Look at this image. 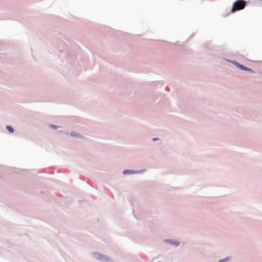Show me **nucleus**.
I'll use <instances>...</instances> for the list:
<instances>
[{
  "label": "nucleus",
  "instance_id": "obj_1",
  "mask_svg": "<svg viewBox=\"0 0 262 262\" xmlns=\"http://www.w3.org/2000/svg\"><path fill=\"white\" fill-rule=\"evenodd\" d=\"M246 6V2L244 0H237L233 4L231 10V13H233L237 11L243 10Z\"/></svg>",
  "mask_w": 262,
  "mask_h": 262
},
{
  "label": "nucleus",
  "instance_id": "obj_2",
  "mask_svg": "<svg viewBox=\"0 0 262 262\" xmlns=\"http://www.w3.org/2000/svg\"><path fill=\"white\" fill-rule=\"evenodd\" d=\"M91 254L93 257L99 261L108 262L110 260V258L108 256L103 254L94 252Z\"/></svg>",
  "mask_w": 262,
  "mask_h": 262
},
{
  "label": "nucleus",
  "instance_id": "obj_3",
  "mask_svg": "<svg viewBox=\"0 0 262 262\" xmlns=\"http://www.w3.org/2000/svg\"><path fill=\"white\" fill-rule=\"evenodd\" d=\"M233 64H234L236 67H237L238 69L243 70V71H248L252 73H254L255 72L251 69L248 68L247 67L244 66V65L236 62L235 61H230Z\"/></svg>",
  "mask_w": 262,
  "mask_h": 262
},
{
  "label": "nucleus",
  "instance_id": "obj_4",
  "mask_svg": "<svg viewBox=\"0 0 262 262\" xmlns=\"http://www.w3.org/2000/svg\"><path fill=\"white\" fill-rule=\"evenodd\" d=\"M146 170L145 169L141 170H131L126 169L123 171V174H141L145 172Z\"/></svg>",
  "mask_w": 262,
  "mask_h": 262
},
{
  "label": "nucleus",
  "instance_id": "obj_5",
  "mask_svg": "<svg viewBox=\"0 0 262 262\" xmlns=\"http://www.w3.org/2000/svg\"><path fill=\"white\" fill-rule=\"evenodd\" d=\"M164 242L167 244L173 245L175 247H177L180 246V242L177 241H175L172 239H165Z\"/></svg>",
  "mask_w": 262,
  "mask_h": 262
},
{
  "label": "nucleus",
  "instance_id": "obj_6",
  "mask_svg": "<svg viewBox=\"0 0 262 262\" xmlns=\"http://www.w3.org/2000/svg\"><path fill=\"white\" fill-rule=\"evenodd\" d=\"M70 134L72 137L75 138H81L82 137V136L80 134L76 132H71Z\"/></svg>",
  "mask_w": 262,
  "mask_h": 262
},
{
  "label": "nucleus",
  "instance_id": "obj_7",
  "mask_svg": "<svg viewBox=\"0 0 262 262\" xmlns=\"http://www.w3.org/2000/svg\"><path fill=\"white\" fill-rule=\"evenodd\" d=\"M6 129L10 133H13L14 132V128L10 125H7L6 126Z\"/></svg>",
  "mask_w": 262,
  "mask_h": 262
},
{
  "label": "nucleus",
  "instance_id": "obj_8",
  "mask_svg": "<svg viewBox=\"0 0 262 262\" xmlns=\"http://www.w3.org/2000/svg\"><path fill=\"white\" fill-rule=\"evenodd\" d=\"M231 258L230 256H228L225 258L219 260V262H227L231 260Z\"/></svg>",
  "mask_w": 262,
  "mask_h": 262
},
{
  "label": "nucleus",
  "instance_id": "obj_9",
  "mask_svg": "<svg viewBox=\"0 0 262 262\" xmlns=\"http://www.w3.org/2000/svg\"><path fill=\"white\" fill-rule=\"evenodd\" d=\"M49 126H50V127L53 128H54V129H57V128H58V126H57L56 125H54V124H50Z\"/></svg>",
  "mask_w": 262,
  "mask_h": 262
},
{
  "label": "nucleus",
  "instance_id": "obj_10",
  "mask_svg": "<svg viewBox=\"0 0 262 262\" xmlns=\"http://www.w3.org/2000/svg\"><path fill=\"white\" fill-rule=\"evenodd\" d=\"M159 140V139L158 138H153L152 139V141H158Z\"/></svg>",
  "mask_w": 262,
  "mask_h": 262
}]
</instances>
